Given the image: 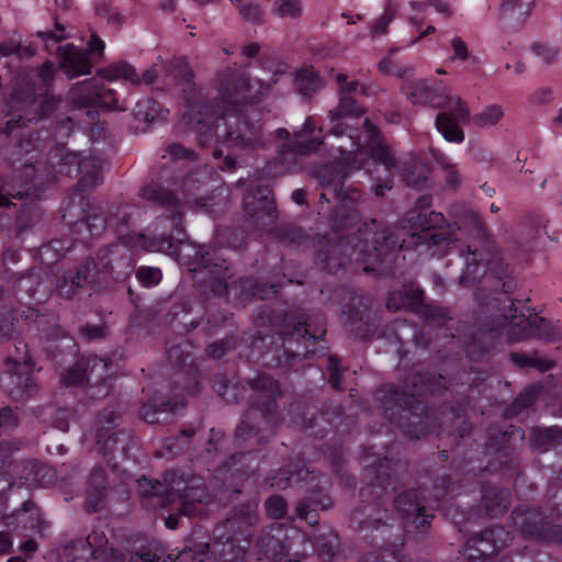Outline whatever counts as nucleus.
<instances>
[{
	"label": "nucleus",
	"mask_w": 562,
	"mask_h": 562,
	"mask_svg": "<svg viewBox=\"0 0 562 562\" xmlns=\"http://www.w3.org/2000/svg\"><path fill=\"white\" fill-rule=\"evenodd\" d=\"M278 82L271 83L260 79H249L235 68L217 72L216 89L221 104L214 106L201 92L186 97L182 113L183 123L196 132L200 146H213L212 156H223L221 144L226 148L255 151L265 148L269 139L261 126L251 123L238 105L259 101Z\"/></svg>",
	"instance_id": "obj_1"
},
{
	"label": "nucleus",
	"mask_w": 562,
	"mask_h": 562,
	"mask_svg": "<svg viewBox=\"0 0 562 562\" xmlns=\"http://www.w3.org/2000/svg\"><path fill=\"white\" fill-rule=\"evenodd\" d=\"M139 195L164 207L168 213L157 218L156 225L161 231L154 236L151 246L155 250L179 256L188 269L195 274L194 277L209 285L213 294L226 296L234 291L239 297L265 300L278 292L277 284H262L250 278H239L229 284L228 279L233 272L220 250L204 244L188 241L184 207L171 191L151 182L140 188Z\"/></svg>",
	"instance_id": "obj_2"
},
{
	"label": "nucleus",
	"mask_w": 562,
	"mask_h": 562,
	"mask_svg": "<svg viewBox=\"0 0 562 562\" xmlns=\"http://www.w3.org/2000/svg\"><path fill=\"white\" fill-rule=\"evenodd\" d=\"M397 229L382 226L375 220L364 223L357 233L325 238L317 245L316 260L329 273L337 272L348 261L366 265L364 270L387 267L397 250L406 247L400 244Z\"/></svg>",
	"instance_id": "obj_3"
},
{
	"label": "nucleus",
	"mask_w": 562,
	"mask_h": 562,
	"mask_svg": "<svg viewBox=\"0 0 562 562\" xmlns=\"http://www.w3.org/2000/svg\"><path fill=\"white\" fill-rule=\"evenodd\" d=\"M435 378L426 372H412L401 386L386 383L375 392L386 419L396 425L407 437L418 439L430 430L431 416L419 396L435 393Z\"/></svg>",
	"instance_id": "obj_4"
},
{
	"label": "nucleus",
	"mask_w": 562,
	"mask_h": 562,
	"mask_svg": "<svg viewBox=\"0 0 562 562\" xmlns=\"http://www.w3.org/2000/svg\"><path fill=\"white\" fill-rule=\"evenodd\" d=\"M446 220L439 212H420L414 218L413 226L419 232L411 235L408 246L425 247L432 255H442L447 248L448 254H456L464 258V270L459 278L460 284L468 286L477 282L486 273V263L476 245L460 244L441 231Z\"/></svg>",
	"instance_id": "obj_5"
},
{
	"label": "nucleus",
	"mask_w": 562,
	"mask_h": 562,
	"mask_svg": "<svg viewBox=\"0 0 562 562\" xmlns=\"http://www.w3.org/2000/svg\"><path fill=\"white\" fill-rule=\"evenodd\" d=\"M137 482L144 506L151 508H162L178 502L182 515L193 516L198 514L196 505L209 499L204 479L191 472L167 471L164 482L146 477Z\"/></svg>",
	"instance_id": "obj_6"
},
{
	"label": "nucleus",
	"mask_w": 562,
	"mask_h": 562,
	"mask_svg": "<svg viewBox=\"0 0 562 562\" xmlns=\"http://www.w3.org/2000/svg\"><path fill=\"white\" fill-rule=\"evenodd\" d=\"M247 383L254 393L250 397L249 411L235 429V440L244 442L256 438L258 442H262L268 438L261 435L259 426L255 424L256 412L260 413L270 435H272L273 430L284 420L277 403L281 396L280 385L277 380L265 373L248 379Z\"/></svg>",
	"instance_id": "obj_7"
},
{
	"label": "nucleus",
	"mask_w": 562,
	"mask_h": 562,
	"mask_svg": "<svg viewBox=\"0 0 562 562\" xmlns=\"http://www.w3.org/2000/svg\"><path fill=\"white\" fill-rule=\"evenodd\" d=\"M271 194L272 191L268 186L248 189L243 199L246 220L254 228L274 234L288 245L295 247L306 245L310 241V235L302 228L290 224L276 226L278 212Z\"/></svg>",
	"instance_id": "obj_8"
},
{
	"label": "nucleus",
	"mask_w": 562,
	"mask_h": 562,
	"mask_svg": "<svg viewBox=\"0 0 562 562\" xmlns=\"http://www.w3.org/2000/svg\"><path fill=\"white\" fill-rule=\"evenodd\" d=\"M448 492V476H437L435 480L427 476L418 488L400 493L394 498V507L403 519L412 521L417 529H420L430 524L434 515L428 512L438 506L439 501Z\"/></svg>",
	"instance_id": "obj_9"
},
{
	"label": "nucleus",
	"mask_w": 562,
	"mask_h": 562,
	"mask_svg": "<svg viewBox=\"0 0 562 562\" xmlns=\"http://www.w3.org/2000/svg\"><path fill=\"white\" fill-rule=\"evenodd\" d=\"M397 469L406 471V465L404 463H394L392 465L387 457L378 460L374 464L366 467L364 479L369 481V485L361 487L360 496L362 497V502H369L372 497L375 504L370 509L369 517L360 521V529H378L381 525H384L386 509L383 507L384 502L382 501V496L393 482L397 481L395 477V471Z\"/></svg>",
	"instance_id": "obj_10"
},
{
	"label": "nucleus",
	"mask_w": 562,
	"mask_h": 562,
	"mask_svg": "<svg viewBox=\"0 0 562 562\" xmlns=\"http://www.w3.org/2000/svg\"><path fill=\"white\" fill-rule=\"evenodd\" d=\"M46 164L54 179L58 176L72 177L80 173L81 177L76 187L78 191H89L102 182L100 158L82 156L65 147H56L49 151Z\"/></svg>",
	"instance_id": "obj_11"
},
{
	"label": "nucleus",
	"mask_w": 562,
	"mask_h": 562,
	"mask_svg": "<svg viewBox=\"0 0 562 562\" xmlns=\"http://www.w3.org/2000/svg\"><path fill=\"white\" fill-rule=\"evenodd\" d=\"M316 126L311 116L306 117L302 130L294 132L289 144H283L278 155L267 161L263 173L270 178H277L290 172L296 166L297 155L315 153L323 145V138L311 137Z\"/></svg>",
	"instance_id": "obj_12"
},
{
	"label": "nucleus",
	"mask_w": 562,
	"mask_h": 562,
	"mask_svg": "<svg viewBox=\"0 0 562 562\" xmlns=\"http://www.w3.org/2000/svg\"><path fill=\"white\" fill-rule=\"evenodd\" d=\"M557 516L528 506H519L512 514L513 526L525 539L562 543V525H555Z\"/></svg>",
	"instance_id": "obj_13"
},
{
	"label": "nucleus",
	"mask_w": 562,
	"mask_h": 562,
	"mask_svg": "<svg viewBox=\"0 0 562 562\" xmlns=\"http://www.w3.org/2000/svg\"><path fill=\"white\" fill-rule=\"evenodd\" d=\"M59 100L49 91L35 93L31 90L14 91L10 99V108L22 111L18 119L9 120L3 128L10 135L25 121H33L49 116L57 108Z\"/></svg>",
	"instance_id": "obj_14"
},
{
	"label": "nucleus",
	"mask_w": 562,
	"mask_h": 562,
	"mask_svg": "<svg viewBox=\"0 0 562 562\" xmlns=\"http://www.w3.org/2000/svg\"><path fill=\"white\" fill-rule=\"evenodd\" d=\"M60 380L66 386H80L93 381L88 389L92 398L105 397L112 387L109 364L98 356L88 357L85 368H69L61 374Z\"/></svg>",
	"instance_id": "obj_15"
},
{
	"label": "nucleus",
	"mask_w": 562,
	"mask_h": 562,
	"mask_svg": "<svg viewBox=\"0 0 562 562\" xmlns=\"http://www.w3.org/2000/svg\"><path fill=\"white\" fill-rule=\"evenodd\" d=\"M257 522L258 504L256 502L237 505L231 509L227 518L215 527L213 541L239 544L244 541V546H247Z\"/></svg>",
	"instance_id": "obj_16"
},
{
	"label": "nucleus",
	"mask_w": 562,
	"mask_h": 562,
	"mask_svg": "<svg viewBox=\"0 0 562 562\" xmlns=\"http://www.w3.org/2000/svg\"><path fill=\"white\" fill-rule=\"evenodd\" d=\"M512 537L502 526L485 528L477 536L469 539L463 551L459 552L458 562H487L503 548L509 544Z\"/></svg>",
	"instance_id": "obj_17"
},
{
	"label": "nucleus",
	"mask_w": 562,
	"mask_h": 562,
	"mask_svg": "<svg viewBox=\"0 0 562 562\" xmlns=\"http://www.w3.org/2000/svg\"><path fill=\"white\" fill-rule=\"evenodd\" d=\"M448 110L437 114L435 126L447 142L462 143L464 140V132L459 124H468L472 121L469 106L458 95L448 94Z\"/></svg>",
	"instance_id": "obj_18"
},
{
	"label": "nucleus",
	"mask_w": 562,
	"mask_h": 562,
	"mask_svg": "<svg viewBox=\"0 0 562 562\" xmlns=\"http://www.w3.org/2000/svg\"><path fill=\"white\" fill-rule=\"evenodd\" d=\"M5 369L0 375V387L14 401L25 400L37 391V383L33 376V367L27 364H12V358L4 360Z\"/></svg>",
	"instance_id": "obj_19"
},
{
	"label": "nucleus",
	"mask_w": 562,
	"mask_h": 562,
	"mask_svg": "<svg viewBox=\"0 0 562 562\" xmlns=\"http://www.w3.org/2000/svg\"><path fill=\"white\" fill-rule=\"evenodd\" d=\"M95 283H99L98 266L94 258H88L75 270H69L57 279L56 292L63 299L72 300Z\"/></svg>",
	"instance_id": "obj_20"
},
{
	"label": "nucleus",
	"mask_w": 562,
	"mask_h": 562,
	"mask_svg": "<svg viewBox=\"0 0 562 562\" xmlns=\"http://www.w3.org/2000/svg\"><path fill=\"white\" fill-rule=\"evenodd\" d=\"M95 265L98 266V278L109 274L115 281L125 280L133 271L134 263L130 251L122 246L111 245L98 251Z\"/></svg>",
	"instance_id": "obj_21"
},
{
	"label": "nucleus",
	"mask_w": 562,
	"mask_h": 562,
	"mask_svg": "<svg viewBox=\"0 0 562 562\" xmlns=\"http://www.w3.org/2000/svg\"><path fill=\"white\" fill-rule=\"evenodd\" d=\"M341 299L348 300L341 311L344 325L351 333L361 337L366 336L369 333L370 313L364 297L350 290H342Z\"/></svg>",
	"instance_id": "obj_22"
},
{
	"label": "nucleus",
	"mask_w": 562,
	"mask_h": 562,
	"mask_svg": "<svg viewBox=\"0 0 562 562\" xmlns=\"http://www.w3.org/2000/svg\"><path fill=\"white\" fill-rule=\"evenodd\" d=\"M401 91L415 105L446 109L448 94L445 89L436 88L425 79L405 81Z\"/></svg>",
	"instance_id": "obj_23"
},
{
	"label": "nucleus",
	"mask_w": 562,
	"mask_h": 562,
	"mask_svg": "<svg viewBox=\"0 0 562 562\" xmlns=\"http://www.w3.org/2000/svg\"><path fill=\"white\" fill-rule=\"evenodd\" d=\"M119 419L120 413L117 412V406L114 404L106 406L95 416L93 428L97 443L105 454L114 449L117 436L122 434L115 430Z\"/></svg>",
	"instance_id": "obj_24"
},
{
	"label": "nucleus",
	"mask_w": 562,
	"mask_h": 562,
	"mask_svg": "<svg viewBox=\"0 0 562 562\" xmlns=\"http://www.w3.org/2000/svg\"><path fill=\"white\" fill-rule=\"evenodd\" d=\"M68 94L71 104L80 111L79 113L89 109H97L99 102H106L102 83L94 78L77 82L71 87Z\"/></svg>",
	"instance_id": "obj_25"
},
{
	"label": "nucleus",
	"mask_w": 562,
	"mask_h": 562,
	"mask_svg": "<svg viewBox=\"0 0 562 562\" xmlns=\"http://www.w3.org/2000/svg\"><path fill=\"white\" fill-rule=\"evenodd\" d=\"M122 216L120 221L111 217L105 220L99 213H87L83 220H78L74 223V229L78 234H87L86 238H94L99 237L106 226H127L128 225V215L125 211H122Z\"/></svg>",
	"instance_id": "obj_26"
},
{
	"label": "nucleus",
	"mask_w": 562,
	"mask_h": 562,
	"mask_svg": "<svg viewBox=\"0 0 562 562\" xmlns=\"http://www.w3.org/2000/svg\"><path fill=\"white\" fill-rule=\"evenodd\" d=\"M285 322V330L281 334L289 335L295 339L303 338L317 341L323 339L326 335L324 323L319 322L315 324L313 317L310 315H301L297 319L286 317Z\"/></svg>",
	"instance_id": "obj_27"
},
{
	"label": "nucleus",
	"mask_w": 562,
	"mask_h": 562,
	"mask_svg": "<svg viewBox=\"0 0 562 562\" xmlns=\"http://www.w3.org/2000/svg\"><path fill=\"white\" fill-rule=\"evenodd\" d=\"M105 72H106V79L110 81L117 80V79H125L135 86L142 85V83L151 85L158 77V70H157L156 65L146 69L139 76L136 72V69L132 65H130L125 61H120V63L111 65L105 70Z\"/></svg>",
	"instance_id": "obj_28"
},
{
	"label": "nucleus",
	"mask_w": 562,
	"mask_h": 562,
	"mask_svg": "<svg viewBox=\"0 0 562 562\" xmlns=\"http://www.w3.org/2000/svg\"><path fill=\"white\" fill-rule=\"evenodd\" d=\"M108 496L106 474L101 467H94L90 472L87 488V506L91 512L104 508Z\"/></svg>",
	"instance_id": "obj_29"
},
{
	"label": "nucleus",
	"mask_w": 562,
	"mask_h": 562,
	"mask_svg": "<svg viewBox=\"0 0 562 562\" xmlns=\"http://www.w3.org/2000/svg\"><path fill=\"white\" fill-rule=\"evenodd\" d=\"M308 476L312 481L316 477L314 471L307 468L303 460H297L274 473L270 479V485L278 490H285L292 482L306 481Z\"/></svg>",
	"instance_id": "obj_30"
},
{
	"label": "nucleus",
	"mask_w": 562,
	"mask_h": 562,
	"mask_svg": "<svg viewBox=\"0 0 562 562\" xmlns=\"http://www.w3.org/2000/svg\"><path fill=\"white\" fill-rule=\"evenodd\" d=\"M314 549L322 562H345L346 555L340 549L338 535L328 529L314 538Z\"/></svg>",
	"instance_id": "obj_31"
},
{
	"label": "nucleus",
	"mask_w": 562,
	"mask_h": 562,
	"mask_svg": "<svg viewBox=\"0 0 562 562\" xmlns=\"http://www.w3.org/2000/svg\"><path fill=\"white\" fill-rule=\"evenodd\" d=\"M61 57L60 68L69 78L90 74V64L85 54L77 49L72 44L58 47Z\"/></svg>",
	"instance_id": "obj_32"
},
{
	"label": "nucleus",
	"mask_w": 562,
	"mask_h": 562,
	"mask_svg": "<svg viewBox=\"0 0 562 562\" xmlns=\"http://www.w3.org/2000/svg\"><path fill=\"white\" fill-rule=\"evenodd\" d=\"M315 178L324 190H328L331 195L339 193L348 178V171L341 164H326L315 170Z\"/></svg>",
	"instance_id": "obj_33"
},
{
	"label": "nucleus",
	"mask_w": 562,
	"mask_h": 562,
	"mask_svg": "<svg viewBox=\"0 0 562 562\" xmlns=\"http://www.w3.org/2000/svg\"><path fill=\"white\" fill-rule=\"evenodd\" d=\"M330 497L323 493L318 486L310 491L296 506V514L305 519L310 525L317 524V508L326 509L330 506Z\"/></svg>",
	"instance_id": "obj_34"
},
{
	"label": "nucleus",
	"mask_w": 562,
	"mask_h": 562,
	"mask_svg": "<svg viewBox=\"0 0 562 562\" xmlns=\"http://www.w3.org/2000/svg\"><path fill=\"white\" fill-rule=\"evenodd\" d=\"M210 551L211 548L209 543H201L196 546L195 550L192 548L188 550L184 549L176 560H173L170 554L162 558L151 550H143L136 553V555L143 562H204Z\"/></svg>",
	"instance_id": "obj_35"
},
{
	"label": "nucleus",
	"mask_w": 562,
	"mask_h": 562,
	"mask_svg": "<svg viewBox=\"0 0 562 562\" xmlns=\"http://www.w3.org/2000/svg\"><path fill=\"white\" fill-rule=\"evenodd\" d=\"M482 501L486 513L495 517L503 514L509 506V491L498 486L486 485L482 490Z\"/></svg>",
	"instance_id": "obj_36"
},
{
	"label": "nucleus",
	"mask_w": 562,
	"mask_h": 562,
	"mask_svg": "<svg viewBox=\"0 0 562 562\" xmlns=\"http://www.w3.org/2000/svg\"><path fill=\"white\" fill-rule=\"evenodd\" d=\"M339 193L336 195H331L334 200H337L342 209L349 211L348 214L342 218V223L339 226H351L355 223H358L361 218L360 213L355 210V206L361 200V193L357 189H345L341 187L339 189Z\"/></svg>",
	"instance_id": "obj_37"
},
{
	"label": "nucleus",
	"mask_w": 562,
	"mask_h": 562,
	"mask_svg": "<svg viewBox=\"0 0 562 562\" xmlns=\"http://www.w3.org/2000/svg\"><path fill=\"white\" fill-rule=\"evenodd\" d=\"M530 442L532 448L547 451L557 443L562 442V427H537L531 431Z\"/></svg>",
	"instance_id": "obj_38"
},
{
	"label": "nucleus",
	"mask_w": 562,
	"mask_h": 562,
	"mask_svg": "<svg viewBox=\"0 0 562 562\" xmlns=\"http://www.w3.org/2000/svg\"><path fill=\"white\" fill-rule=\"evenodd\" d=\"M508 323V325L512 326V330H514L516 327L520 328V335L515 337V334L509 331V337L513 340H521L531 335L532 328L531 324L527 319L526 315L521 312L518 313V308L515 306V304L512 302L510 306L508 307V313H504L502 315V318L498 322V326H503L504 324Z\"/></svg>",
	"instance_id": "obj_39"
},
{
	"label": "nucleus",
	"mask_w": 562,
	"mask_h": 562,
	"mask_svg": "<svg viewBox=\"0 0 562 562\" xmlns=\"http://www.w3.org/2000/svg\"><path fill=\"white\" fill-rule=\"evenodd\" d=\"M176 408L177 403H172L171 401H158L157 398H154L143 404L139 411V415L145 422L155 424L165 420V418H161V415L173 414Z\"/></svg>",
	"instance_id": "obj_40"
},
{
	"label": "nucleus",
	"mask_w": 562,
	"mask_h": 562,
	"mask_svg": "<svg viewBox=\"0 0 562 562\" xmlns=\"http://www.w3.org/2000/svg\"><path fill=\"white\" fill-rule=\"evenodd\" d=\"M324 86L323 80L313 68H303L296 72L295 90L304 98H311Z\"/></svg>",
	"instance_id": "obj_41"
},
{
	"label": "nucleus",
	"mask_w": 562,
	"mask_h": 562,
	"mask_svg": "<svg viewBox=\"0 0 562 562\" xmlns=\"http://www.w3.org/2000/svg\"><path fill=\"white\" fill-rule=\"evenodd\" d=\"M212 551L217 562H245L247 546L223 541H213Z\"/></svg>",
	"instance_id": "obj_42"
},
{
	"label": "nucleus",
	"mask_w": 562,
	"mask_h": 562,
	"mask_svg": "<svg viewBox=\"0 0 562 562\" xmlns=\"http://www.w3.org/2000/svg\"><path fill=\"white\" fill-rule=\"evenodd\" d=\"M458 229L463 227L468 231L469 235L480 243H485L487 238V231L481 215L474 211H468L463 217L456 222Z\"/></svg>",
	"instance_id": "obj_43"
},
{
	"label": "nucleus",
	"mask_w": 562,
	"mask_h": 562,
	"mask_svg": "<svg viewBox=\"0 0 562 562\" xmlns=\"http://www.w3.org/2000/svg\"><path fill=\"white\" fill-rule=\"evenodd\" d=\"M364 109L351 95H339V102L336 108L328 112L330 121H336L341 117L359 119L364 114Z\"/></svg>",
	"instance_id": "obj_44"
},
{
	"label": "nucleus",
	"mask_w": 562,
	"mask_h": 562,
	"mask_svg": "<svg viewBox=\"0 0 562 562\" xmlns=\"http://www.w3.org/2000/svg\"><path fill=\"white\" fill-rule=\"evenodd\" d=\"M510 360L520 369L535 368L539 372H547L554 364L552 360L540 357L538 351L531 353L512 352Z\"/></svg>",
	"instance_id": "obj_45"
},
{
	"label": "nucleus",
	"mask_w": 562,
	"mask_h": 562,
	"mask_svg": "<svg viewBox=\"0 0 562 562\" xmlns=\"http://www.w3.org/2000/svg\"><path fill=\"white\" fill-rule=\"evenodd\" d=\"M16 318L7 304L5 291L0 288V340L12 339L16 334Z\"/></svg>",
	"instance_id": "obj_46"
},
{
	"label": "nucleus",
	"mask_w": 562,
	"mask_h": 562,
	"mask_svg": "<svg viewBox=\"0 0 562 562\" xmlns=\"http://www.w3.org/2000/svg\"><path fill=\"white\" fill-rule=\"evenodd\" d=\"M166 79L170 83H190L193 77L189 65L183 58H173L164 66Z\"/></svg>",
	"instance_id": "obj_47"
},
{
	"label": "nucleus",
	"mask_w": 562,
	"mask_h": 562,
	"mask_svg": "<svg viewBox=\"0 0 562 562\" xmlns=\"http://www.w3.org/2000/svg\"><path fill=\"white\" fill-rule=\"evenodd\" d=\"M108 538L103 531L93 530L86 539L77 540V548L87 552V549L93 553V561L101 559L106 554Z\"/></svg>",
	"instance_id": "obj_48"
},
{
	"label": "nucleus",
	"mask_w": 562,
	"mask_h": 562,
	"mask_svg": "<svg viewBox=\"0 0 562 562\" xmlns=\"http://www.w3.org/2000/svg\"><path fill=\"white\" fill-rule=\"evenodd\" d=\"M423 293L420 291H397L390 294L386 307L390 311L400 308H412L420 305Z\"/></svg>",
	"instance_id": "obj_49"
},
{
	"label": "nucleus",
	"mask_w": 562,
	"mask_h": 562,
	"mask_svg": "<svg viewBox=\"0 0 562 562\" xmlns=\"http://www.w3.org/2000/svg\"><path fill=\"white\" fill-rule=\"evenodd\" d=\"M46 349L58 363L66 361V357H74L77 352L74 339L67 335L61 336L59 340L49 339Z\"/></svg>",
	"instance_id": "obj_50"
},
{
	"label": "nucleus",
	"mask_w": 562,
	"mask_h": 562,
	"mask_svg": "<svg viewBox=\"0 0 562 562\" xmlns=\"http://www.w3.org/2000/svg\"><path fill=\"white\" fill-rule=\"evenodd\" d=\"M505 116V110L499 104L486 105L481 112L472 116L473 124L479 128L495 126Z\"/></svg>",
	"instance_id": "obj_51"
},
{
	"label": "nucleus",
	"mask_w": 562,
	"mask_h": 562,
	"mask_svg": "<svg viewBox=\"0 0 562 562\" xmlns=\"http://www.w3.org/2000/svg\"><path fill=\"white\" fill-rule=\"evenodd\" d=\"M542 386L538 384L526 387L507 408V416H515L521 413L524 409L530 407L541 392Z\"/></svg>",
	"instance_id": "obj_52"
},
{
	"label": "nucleus",
	"mask_w": 562,
	"mask_h": 562,
	"mask_svg": "<svg viewBox=\"0 0 562 562\" xmlns=\"http://www.w3.org/2000/svg\"><path fill=\"white\" fill-rule=\"evenodd\" d=\"M418 313L424 318L427 328H440L451 319L449 310L437 305H420Z\"/></svg>",
	"instance_id": "obj_53"
},
{
	"label": "nucleus",
	"mask_w": 562,
	"mask_h": 562,
	"mask_svg": "<svg viewBox=\"0 0 562 562\" xmlns=\"http://www.w3.org/2000/svg\"><path fill=\"white\" fill-rule=\"evenodd\" d=\"M395 327L397 330V338L402 342L405 336H412V341L416 348L425 349L429 344V338L426 337L424 329H418L415 325L408 324L406 321H396Z\"/></svg>",
	"instance_id": "obj_54"
},
{
	"label": "nucleus",
	"mask_w": 562,
	"mask_h": 562,
	"mask_svg": "<svg viewBox=\"0 0 562 562\" xmlns=\"http://www.w3.org/2000/svg\"><path fill=\"white\" fill-rule=\"evenodd\" d=\"M160 111L158 102L151 99H144L136 103L133 115L136 121L148 124L159 116Z\"/></svg>",
	"instance_id": "obj_55"
},
{
	"label": "nucleus",
	"mask_w": 562,
	"mask_h": 562,
	"mask_svg": "<svg viewBox=\"0 0 562 562\" xmlns=\"http://www.w3.org/2000/svg\"><path fill=\"white\" fill-rule=\"evenodd\" d=\"M99 114L98 109H89L76 115V117L85 124V132L89 133L90 138L93 140H98L103 132V126L99 121Z\"/></svg>",
	"instance_id": "obj_56"
},
{
	"label": "nucleus",
	"mask_w": 562,
	"mask_h": 562,
	"mask_svg": "<svg viewBox=\"0 0 562 562\" xmlns=\"http://www.w3.org/2000/svg\"><path fill=\"white\" fill-rule=\"evenodd\" d=\"M396 12L397 4L393 0H387L381 16L374 20L371 24V35L378 36L385 34L387 26L395 18Z\"/></svg>",
	"instance_id": "obj_57"
},
{
	"label": "nucleus",
	"mask_w": 562,
	"mask_h": 562,
	"mask_svg": "<svg viewBox=\"0 0 562 562\" xmlns=\"http://www.w3.org/2000/svg\"><path fill=\"white\" fill-rule=\"evenodd\" d=\"M273 12L280 18L295 19L302 13V4L300 0H276Z\"/></svg>",
	"instance_id": "obj_58"
},
{
	"label": "nucleus",
	"mask_w": 562,
	"mask_h": 562,
	"mask_svg": "<svg viewBox=\"0 0 562 562\" xmlns=\"http://www.w3.org/2000/svg\"><path fill=\"white\" fill-rule=\"evenodd\" d=\"M369 156L379 164L383 165L387 171L396 167V159L390 148L385 145L378 144L370 148Z\"/></svg>",
	"instance_id": "obj_59"
},
{
	"label": "nucleus",
	"mask_w": 562,
	"mask_h": 562,
	"mask_svg": "<svg viewBox=\"0 0 562 562\" xmlns=\"http://www.w3.org/2000/svg\"><path fill=\"white\" fill-rule=\"evenodd\" d=\"M195 434L194 429H183L179 436L166 440V447L173 454L181 453L188 449L189 438Z\"/></svg>",
	"instance_id": "obj_60"
},
{
	"label": "nucleus",
	"mask_w": 562,
	"mask_h": 562,
	"mask_svg": "<svg viewBox=\"0 0 562 562\" xmlns=\"http://www.w3.org/2000/svg\"><path fill=\"white\" fill-rule=\"evenodd\" d=\"M401 175L408 187L419 188L426 182V177L420 172H416V166L411 162L402 165Z\"/></svg>",
	"instance_id": "obj_61"
},
{
	"label": "nucleus",
	"mask_w": 562,
	"mask_h": 562,
	"mask_svg": "<svg viewBox=\"0 0 562 562\" xmlns=\"http://www.w3.org/2000/svg\"><path fill=\"white\" fill-rule=\"evenodd\" d=\"M136 278L146 288L157 285L162 278L161 271L155 267H140L136 271Z\"/></svg>",
	"instance_id": "obj_62"
},
{
	"label": "nucleus",
	"mask_w": 562,
	"mask_h": 562,
	"mask_svg": "<svg viewBox=\"0 0 562 562\" xmlns=\"http://www.w3.org/2000/svg\"><path fill=\"white\" fill-rule=\"evenodd\" d=\"M265 507L267 515L273 519L283 518L286 514V502L279 495L268 497Z\"/></svg>",
	"instance_id": "obj_63"
},
{
	"label": "nucleus",
	"mask_w": 562,
	"mask_h": 562,
	"mask_svg": "<svg viewBox=\"0 0 562 562\" xmlns=\"http://www.w3.org/2000/svg\"><path fill=\"white\" fill-rule=\"evenodd\" d=\"M64 554L68 562H97L93 561V553L87 549V552L77 548V540L66 546Z\"/></svg>",
	"instance_id": "obj_64"
}]
</instances>
